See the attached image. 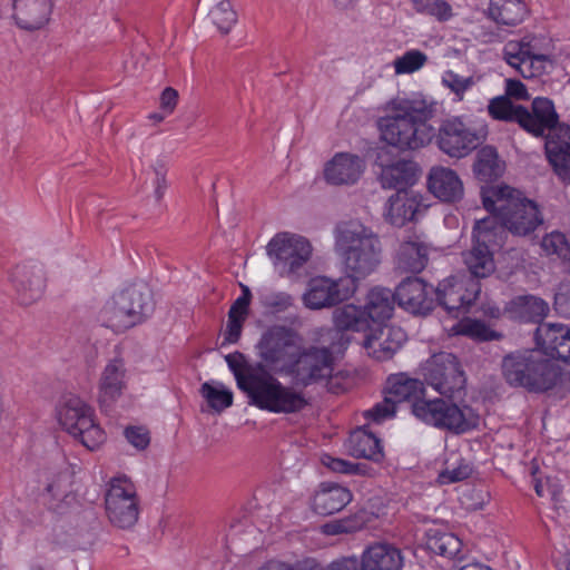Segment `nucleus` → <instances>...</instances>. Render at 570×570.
Segmentation results:
<instances>
[{
	"label": "nucleus",
	"mask_w": 570,
	"mask_h": 570,
	"mask_svg": "<svg viewBox=\"0 0 570 570\" xmlns=\"http://www.w3.org/2000/svg\"><path fill=\"white\" fill-rule=\"evenodd\" d=\"M225 361L250 405L273 413H297L307 406L302 392L284 385L262 363H248L239 352L226 355Z\"/></svg>",
	"instance_id": "obj_2"
},
{
	"label": "nucleus",
	"mask_w": 570,
	"mask_h": 570,
	"mask_svg": "<svg viewBox=\"0 0 570 570\" xmlns=\"http://www.w3.org/2000/svg\"><path fill=\"white\" fill-rule=\"evenodd\" d=\"M335 249L344 265V278H352L354 284L374 273L382 262L380 238L358 223H345L336 228Z\"/></svg>",
	"instance_id": "obj_4"
},
{
	"label": "nucleus",
	"mask_w": 570,
	"mask_h": 570,
	"mask_svg": "<svg viewBox=\"0 0 570 570\" xmlns=\"http://www.w3.org/2000/svg\"><path fill=\"white\" fill-rule=\"evenodd\" d=\"M429 190L440 200L453 203L462 198L463 184L458 174L448 167H432L428 176Z\"/></svg>",
	"instance_id": "obj_25"
},
{
	"label": "nucleus",
	"mask_w": 570,
	"mask_h": 570,
	"mask_svg": "<svg viewBox=\"0 0 570 570\" xmlns=\"http://www.w3.org/2000/svg\"><path fill=\"white\" fill-rule=\"evenodd\" d=\"M505 92H507V96L513 97L515 99H527L528 98L527 88L520 80L508 79Z\"/></svg>",
	"instance_id": "obj_62"
},
{
	"label": "nucleus",
	"mask_w": 570,
	"mask_h": 570,
	"mask_svg": "<svg viewBox=\"0 0 570 570\" xmlns=\"http://www.w3.org/2000/svg\"><path fill=\"white\" fill-rule=\"evenodd\" d=\"M544 148L557 176L570 184V126H560L556 136L546 140Z\"/></svg>",
	"instance_id": "obj_23"
},
{
	"label": "nucleus",
	"mask_w": 570,
	"mask_h": 570,
	"mask_svg": "<svg viewBox=\"0 0 570 570\" xmlns=\"http://www.w3.org/2000/svg\"><path fill=\"white\" fill-rule=\"evenodd\" d=\"M406 341L405 332L393 325H384L368 334L363 346L377 361L391 360Z\"/></svg>",
	"instance_id": "obj_20"
},
{
	"label": "nucleus",
	"mask_w": 570,
	"mask_h": 570,
	"mask_svg": "<svg viewBox=\"0 0 570 570\" xmlns=\"http://www.w3.org/2000/svg\"><path fill=\"white\" fill-rule=\"evenodd\" d=\"M451 331L454 335L468 336L480 342L491 341L499 337V335L485 323L470 318L460 321Z\"/></svg>",
	"instance_id": "obj_44"
},
{
	"label": "nucleus",
	"mask_w": 570,
	"mask_h": 570,
	"mask_svg": "<svg viewBox=\"0 0 570 570\" xmlns=\"http://www.w3.org/2000/svg\"><path fill=\"white\" fill-rule=\"evenodd\" d=\"M435 293L439 304L453 316L460 312H466L468 307L476 299L480 293V284L468 275H455L443 279Z\"/></svg>",
	"instance_id": "obj_14"
},
{
	"label": "nucleus",
	"mask_w": 570,
	"mask_h": 570,
	"mask_svg": "<svg viewBox=\"0 0 570 570\" xmlns=\"http://www.w3.org/2000/svg\"><path fill=\"white\" fill-rule=\"evenodd\" d=\"M347 451L355 458L380 461L383 458L381 441L365 429H356L350 434L346 443Z\"/></svg>",
	"instance_id": "obj_39"
},
{
	"label": "nucleus",
	"mask_w": 570,
	"mask_h": 570,
	"mask_svg": "<svg viewBox=\"0 0 570 570\" xmlns=\"http://www.w3.org/2000/svg\"><path fill=\"white\" fill-rule=\"evenodd\" d=\"M459 570H492L489 566L481 562H470L459 568Z\"/></svg>",
	"instance_id": "obj_64"
},
{
	"label": "nucleus",
	"mask_w": 570,
	"mask_h": 570,
	"mask_svg": "<svg viewBox=\"0 0 570 570\" xmlns=\"http://www.w3.org/2000/svg\"><path fill=\"white\" fill-rule=\"evenodd\" d=\"M238 305L246 304L249 306L252 299V292L248 286L242 285V295L237 298Z\"/></svg>",
	"instance_id": "obj_63"
},
{
	"label": "nucleus",
	"mask_w": 570,
	"mask_h": 570,
	"mask_svg": "<svg viewBox=\"0 0 570 570\" xmlns=\"http://www.w3.org/2000/svg\"><path fill=\"white\" fill-rule=\"evenodd\" d=\"M446 464V468L439 474V481L441 484L463 481L472 473L471 465L464 460H459L456 464L452 465L448 461Z\"/></svg>",
	"instance_id": "obj_52"
},
{
	"label": "nucleus",
	"mask_w": 570,
	"mask_h": 570,
	"mask_svg": "<svg viewBox=\"0 0 570 570\" xmlns=\"http://www.w3.org/2000/svg\"><path fill=\"white\" fill-rule=\"evenodd\" d=\"M519 125L529 134L535 137H554L560 126L559 115L551 99L537 97L532 100L531 107L522 108L519 111Z\"/></svg>",
	"instance_id": "obj_17"
},
{
	"label": "nucleus",
	"mask_w": 570,
	"mask_h": 570,
	"mask_svg": "<svg viewBox=\"0 0 570 570\" xmlns=\"http://www.w3.org/2000/svg\"><path fill=\"white\" fill-rule=\"evenodd\" d=\"M428 547L432 552L442 557L458 560L463 559L461 554L462 542L453 533L434 532L428 539Z\"/></svg>",
	"instance_id": "obj_42"
},
{
	"label": "nucleus",
	"mask_w": 570,
	"mask_h": 570,
	"mask_svg": "<svg viewBox=\"0 0 570 570\" xmlns=\"http://www.w3.org/2000/svg\"><path fill=\"white\" fill-rule=\"evenodd\" d=\"M364 170L363 160L347 153L336 154L324 169V177L332 185H351L356 183Z\"/></svg>",
	"instance_id": "obj_24"
},
{
	"label": "nucleus",
	"mask_w": 570,
	"mask_h": 570,
	"mask_svg": "<svg viewBox=\"0 0 570 570\" xmlns=\"http://www.w3.org/2000/svg\"><path fill=\"white\" fill-rule=\"evenodd\" d=\"M214 6L208 16L212 22L223 33L227 35L237 22V13L229 0H210Z\"/></svg>",
	"instance_id": "obj_43"
},
{
	"label": "nucleus",
	"mask_w": 570,
	"mask_h": 570,
	"mask_svg": "<svg viewBox=\"0 0 570 570\" xmlns=\"http://www.w3.org/2000/svg\"><path fill=\"white\" fill-rule=\"evenodd\" d=\"M484 208L494 219L495 234L501 227L515 236H528L543 223L538 205L509 186H493L483 190Z\"/></svg>",
	"instance_id": "obj_3"
},
{
	"label": "nucleus",
	"mask_w": 570,
	"mask_h": 570,
	"mask_svg": "<svg viewBox=\"0 0 570 570\" xmlns=\"http://www.w3.org/2000/svg\"><path fill=\"white\" fill-rule=\"evenodd\" d=\"M428 62V56L417 49L404 52L393 61L396 75H409L420 70Z\"/></svg>",
	"instance_id": "obj_47"
},
{
	"label": "nucleus",
	"mask_w": 570,
	"mask_h": 570,
	"mask_svg": "<svg viewBox=\"0 0 570 570\" xmlns=\"http://www.w3.org/2000/svg\"><path fill=\"white\" fill-rule=\"evenodd\" d=\"M425 387L422 381L406 373L392 374L387 377L385 392L396 403L425 401L422 396Z\"/></svg>",
	"instance_id": "obj_32"
},
{
	"label": "nucleus",
	"mask_w": 570,
	"mask_h": 570,
	"mask_svg": "<svg viewBox=\"0 0 570 570\" xmlns=\"http://www.w3.org/2000/svg\"><path fill=\"white\" fill-rule=\"evenodd\" d=\"M541 247L547 255H556L561 259H567L570 255V246L566 235L560 232L547 234L541 242Z\"/></svg>",
	"instance_id": "obj_49"
},
{
	"label": "nucleus",
	"mask_w": 570,
	"mask_h": 570,
	"mask_svg": "<svg viewBox=\"0 0 570 570\" xmlns=\"http://www.w3.org/2000/svg\"><path fill=\"white\" fill-rule=\"evenodd\" d=\"M261 299L264 307L275 313L287 311L294 303L293 296L285 292H269Z\"/></svg>",
	"instance_id": "obj_54"
},
{
	"label": "nucleus",
	"mask_w": 570,
	"mask_h": 570,
	"mask_svg": "<svg viewBox=\"0 0 570 570\" xmlns=\"http://www.w3.org/2000/svg\"><path fill=\"white\" fill-rule=\"evenodd\" d=\"M129 373L122 357H112L102 367L98 380V402L111 407L128 389Z\"/></svg>",
	"instance_id": "obj_18"
},
{
	"label": "nucleus",
	"mask_w": 570,
	"mask_h": 570,
	"mask_svg": "<svg viewBox=\"0 0 570 570\" xmlns=\"http://www.w3.org/2000/svg\"><path fill=\"white\" fill-rule=\"evenodd\" d=\"M442 83L455 94L459 101L463 99L464 92L474 85L472 77H462L449 70L442 77Z\"/></svg>",
	"instance_id": "obj_53"
},
{
	"label": "nucleus",
	"mask_w": 570,
	"mask_h": 570,
	"mask_svg": "<svg viewBox=\"0 0 570 570\" xmlns=\"http://www.w3.org/2000/svg\"><path fill=\"white\" fill-rule=\"evenodd\" d=\"M297 338V334L289 327L271 326L256 345L259 363L269 372L285 374L298 348Z\"/></svg>",
	"instance_id": "obj_8"
},
{
	"label": "nucleus",
	"mask_w": 570,
	"mask_h": 570,
	"mask_svg": "<svg viewBox=\"0 0 570 570\" xmlns=\"http://www.w3.org/2000/svg\"><path fill=\"white\" fill-rule=\"evenodd\" d=\"M178 101V92L176 89L171 87H167L164 89V91L160 95V109L166 115H170Z\"/></svg>",
	"instance_id": "obj_60"
},
{
	"label": "nucleus",
	"mask_w": 570,
	"mask_h": 570,
	"mask_svg": "<svg viewBox=\"0 0 570 570\" xmlns=\"http://www.w3.org/2000/svg\"><path fill=\"white\" fill-rule=\"evenodd\" d=\"M322 570H363L362 563L355 557L341 558L332 561Z\"/></svg>",
	"instance_id": "obj_61"
},
{
	"label": "nucleus",
	"mask_w": 570,
	"mask_h": 570,
	"mask_svg": "<svg viewBox=\"0 0 570 570\" xmlns=\"http://www.w3.org/2000/svg\"><path fill=\"white\" fill-rule=\"evenodd\" d=\"M362 528L361 522L356 518H347L335 520L323 525V532L328 535L341 533H352Z\"/></svg>",
	"instance_id": "obj_55"
},
{
	"label": "nucleus",
	"mask_w": 570,
	"mask_h": 570,
	"mask_svg": "<svg viewBox=\"0 0 570 570\" xmlns=\"http://www.w3.org/2000/svg\"><path fill=\"white\" fill-rule=\"evenodd\" d=\"M520 105H513L507 97H497L490 100L488 111L493 119L515 121L519 124Z\"/></svg>",
	"instance_id": "obj_48"
},
{
	"label": "nucleus",
	"mask_w": 570,
	"mask_h": 570,
	"mask_svg": "<svg viewBox=\"0 0 570 570\" xmlns=\"http://www.w3.org/2000/svg\"><path fill=\"white\" fill-rule=\"evenodd\" d=\"M473 244L470 249L462 253L463 263L470 272L473 279L485 278L494 269L493 254L489 244L493 243L497 234L493 218H482L476 220L473 228Z\"/></svg>",
	"instance_id": "obj_12"
},
{
	"label": "nucleus",
	"mask_w": 570,
	"mask_h": 570,
	"mask_svg": "<svg viewBox=\"0 0 570 570\" xmlns=\"http://www.w3.org/2000/svg\"><path fill=\"white\" fill-rule=\"evenodd\" d=\"M554 309L559 315L570 318V285L560 286L554 296Z\"/></svg>",
	"instance_id": "obj_59"
},
{
	"label": "nucleus",
	"mask_w": 570,
	"mask_h": 570,
	"mask_svg": "<svg viewBox=\"0 0 570 570\" xmlns=\"http://www.w3.org/2000/svg\"><path fill=\"white\" fill-rule=\"evenodd\" d=\"M127 441L137 450H145L150 442L149 433L141 426H130L125 430Z\"/></svg>",
	"instance_id": "obj_57"
},
{
	"label": "nucleus",
	"mask_w": 570,
	"mask_h": 570,
	"mask_svg": "<svg viewBox=\"0 0 570 570\" xmlns=\"http://www.w3.org/2000/svg\"><path fill=\"white\" fill-rule=\"evenodd\" d=\"M423 374L426 382L440 394L452 397L465 386V375L455 355L440 352L425 361Z\"/></svg>",
	"instance_id": "obj_11"
},
{
	"label": "nucleus",
	"mask_w": 570,
	"mask_h": 570,
	"mask_svg": "<svg viewBox=\"0 0 570 570\" xmlns=\"http://www.w3.org/2000/svg\"><path fill=\"white\" fill-rule=\"evenodd\" d=\"M357 284L352 278L341 277L336 281L327 277L313 278L306 293L303 295V302L311 309H321L337 305L347 301L356 292Z\"/></svg>",
	"instance_id": "obj_16"
},
{
	"label": "nucleus",
	"mask_w": 570,
	"mask_h": 570,
	"mask_svg": "<svg viewBox=\"0 0 570 570\" xmlns=\"http://www.w3.org/2000/svg\"><path fill=\"white\" fill-rule=\"evenodd\" d=\"M266 252L281 277L297 278L311 258L312 246L303 236L278 233L268 242Z\"/></svg>",
	"instance_id": "obj_6"
},
{
	"label": "nucleus",
	"mask_w": 570,
	"mask_h": 570,
	"mask_svg": "<svg viewBox=\"0 0 570 570\" xmlns=\"http://www.w3.org/2000/svg\"><path fill=\"white\" fill-rule=\"evenodd\" d=\"M396 402L387 395L383 401L376 403L372 409L364 412V416L371 420L373 423L381 424L386 420H390L396 414Z\"/></svg>",
	"instance_id": "obj_50"
},
{
	"label": "nucleus",
	"mask_w": 570,
	"mask_h": 570,
	"mask_svg": "<svg viewBox=\"0 0 570 570\" xmlns=\"http://www.w3.org/2000/svg\"><path fill=\"white\" fill-rule=\"evenodd\" d=\"M504 312L510 318L521 323L543 324L549 315V304L535 295H520L507 303Z\"/></svg>",
	"instance_id": "obj_26"
},
{
	"label": "nucleus",
	"mask_w": 570,
	"mask_h": 570,
	"mask_svg": "<svg viewBox=\"0 0 570 570\" xmlns=\"http://www.w3.org/2000/svg\"><path fill=\"white\" fill-rule=\"evenodd\" d=\"M72 475L68 468L51 472L42 492L45 504L53 511H60L63 502L71 497Z\"/></svg>",
	"instance_id": "obj_31"
},
{
	"label": "nucleus",
	"mask_w": 570,
	"mask_h": 570,
	"mask_svg": "<svg viewBox=\"0 0 570 570\" xmlns=\"http://www.w3.org/2000/svg\"><path fill=\"white\" fill-rule=\"evenodd\" d=\"M523 0H490L489 18L501 26L514 27L523 22L528 16Z\"/></svg>",
	"instance_id": "obj_36"
},
{
	"label": "nucleus",
	"mask_w": 570,
	"mask_h": 570,
	"mask_svg": "<svg viewBox=\"0 0 570 570\" xmlns=\"http://www.w3.org/2000/svg\"><path fill=\"white\" fill-rule=\"evenodd\" d=\"M105 508L109 522L119 529H131L139 518V499L134 482L126 475L115 476L105 494Z\"/></svg>",
	"instance_id": "obj_9"
},
{
	"label": "nucleus",
	"mask_w": 570,
	"mask_h": 570,
	"mask_svg": "<svg viewBox=\"0 0 570 570\" xmlns=\"http://www.w3.org/2000/svg\"><path fill=\"white\" fill-rule=\"evenodd\" d=\"M570 335V328L559 323L540 324L535 331V342L544 354L556 356L560 343Z\"/></svg>",
	"instance_id": "obj_40"
},
{
	"label": "nucleus",
	"mask_w": 570,
	"mask_h": 570,
	"mask_svg": "<svg viewBox=\"0 0 570 570\" xmlns=\"http://www.w3.org/2000/svg\"><path fill=\"white\" fill-rule=\"evenodd\" d=\"M474 173L483 181H491L501 176L503 164L499 159L495 148L484 146L478 151Z\"/></svg>",
	"instance_id": "obj_41"
},
{
	"label": "nucleus",
	"mask_w": 570,
	"mask_h": 570,
	"mask_svg": "<svg viewBox=\"0 0 570 570\" xmlns=\"http://www.w3.org/2000/svg\"><path fill=\"white\" fill-rule=\"evenodd\" d=\"M433 288L421 278H406L395 289L400 307L412 313L425 315L434 305Z\"/></svg>",
	"instance_id": "obj_19"
},
{
	"label": "nucleus",
	"mask_w": 570,
	"mask_h": 570,
	"mask_svg": "<svg viewBox=\"0 0 570 570\" xmlns=\"http://www.w3.org/2000/svg\"><path fill=\"white\" fill-rule=\"evenodd\" d=\"M52 6V0H14L12 17L21 29L39 30L48 23Z\"/></svg>",
	"instance_id": "obj_22"
},
{
	"label": "nucleus",
	"mask_w": 570,
	"mask_h": 570,
	"mask_svg": "<svg viewBox=\"0 0 570 570\" xmlns=\"http://www.w3.org/2000/svg\"><path fill=\"white\" fill-rule=\"evenodd\" d=\"M202 396L216 412H222L233 404V392L223 384L204 383L200 387Z\"/></svg>",
	"instance_id": "obj_45"
},
{
	"label": "nucleus",
	"mask_w": 570,
	"mask_h": 570,
	"mask_svg": "<svg viewBox=\"0 0 570 570\" xmlns=\"http://www.w3.org/2000/svg\"><path fill=\"white\" fill-rule=\"evenodd\" d=\"M421 206V197L413 191L397 190L385 205L384 217L394 226L402 227L412 220Z\"/></svg>",
	"instance_id": "obj_29"
},
{
	"label": "nucleus",
	"mask_w": 570,
	"mask_h": 570,
	"mask_svg": "<svg viewBox=\"0 0 570 570\" xmlns=\"http://www.w3.org/2000/svg\"><path fill=\"white\" fill-rule=\"evenodd\" d=\"M502 374L509 385L535 393L552 389L559 377L554 364L539 350L515 351L505 355Z\"/></svg>",
	"instance_id": "obj_5"
},
{
	"label": "nucleus",
	"mask_w": 570,
	"mask_h": 570,
	"mask_svg": "<svg viewBox=\"0 0 570 570\" xmlns=\"http://www.w3.org/2000/svg\"><path fill=\"white\" fill-rule=\"evenodd\" d=\"M436 101L422 92L399 95L384 104L376 121L382 141L400 151H415L431 144L436 136L439 148L450 157L462 158L474 150L487 131L465 125L460 117L443 120L438 134L430 121Z\"/></svg>",
	"instance_id": "obj_1"
},
{
	"label": "nucleus",
	"mask_w": 570,
	"mask_h": 570,
	"mask_svg": "<svg viewBox=\"0 0 570 570\" xmlns=\"http://www.w3.org/2000/svg\"><path fill=\"white\" fill-rule=\"evenodd\" d=\"M352 501L351 491L336 483H322L314 494L313 509L321 515L340 512Z\"/></svg>",
	"instance_id": "obj_30"
},
{
	"label": "nucleus",
	"mask_w": 570,
	"mask_h": 570,
	"mask_svg": "<svg viewBox=\"0 0 570 570\" xmlns=\"http://www.w3.org/2000/svg\"><path fill=\"white\" fill-rule=\"evenodd\" d=\"M363 307L354 304H346L333 312L335 330H331L332 338L343 340V331L361 332L370 327Z\"/></svg>",
	"instance_id": "obj_34"
},
{
	"label": "nucleus",
	"mask_w": 570,
	"mask_h": 570,
	"mask_svg": "<svg viewBox=\"0 0 570 570\" xmlns=\"http://www.w3.org/2000/svg\"><path fill=\"white\" fill-rule=\"evenodd\" d=\"M11 281L22 304L38 301L46 287L43 269L38 265H19L14 268Z\"/></svg>",
	"instance_id": "obj_21"
},
{
	"label": "nucleus",
	"mask_w": 570,
	"mask_h": 570,
	"mask_svg": "<svg viewBox=\"0 0 570 570\" xmlns=\"http://www.w3.org/2000/svg\"><path fill=\"white\" fill-rule=\"evenodd\" d=\"M334 371L333 348L326 346L299 347L285 375L297 386L307 387L331 377Z\"/></svg>",
	"instance_id": "obj_10"
},
{
	"label": "nucleus",
	"mask_w": 570,
	"mask_h": 570,
	"mask_svg": "<svg viewBox=\"0 0 570 570\" xmlns=\"http://www.w3.org/2000/svg\"><path fill=\"white\" fill-rule=\"evenodd\" d=\"M428 262L429 248L423 242L415 238L401 243L396 255V266L400 271L420 273Z\"/></svg>",
	"instance_id": "obj_35"
},
{
	"label": "nucleus",
	"mask_w": 570,
	"mask_h": 570,
	"mask_svg": "<svg viewBox=\"0 0 570 570\" xmlns=\"http://www.w3.org/2000/svg\"><path fill=\"white\" fill-rule=\"evenodd\" d=\"M363 570H402V551L390 543H374L367 547L361 557Z\"/></svg>",
	"instance_id": "obj_28"
},
{
	"label": "nucleus",
	"mask_w": 570,
	"mask_h": 570,
	"mask_svg": "<svg viewBox=\"0 0 570 570\" xmlns=\"http://www.w3.org/2000/svg\"><path fill=\"white\" fill-rule=\"evenodd\" d=\"M153 170L155 173V191H154V194H155L156 199L159 202L164 197L165 190L167 188V180H166L167 168L163 161L157 160L153 165Z\"/></svg>",
	"instance_id": "obj_58"
},
{
	"label": "nucleus",
	"mask_w": 570,
	"mask_h": 570,
	"mask_svg": "<svg viewBox=\"0 0 570 570\" xmlns=\"http://www.w3.org/2000/svg\"><path fill=\"white\" fill-rule=\"evenodd\" d=\"M417 179V167L410 160H400L382 169L380 181L383 188L405 190Z\"/></svg>",
	"instance_id": "obj_38"
},
{
	"label": "nucleus",
	"mask_w": 570,
	"mask_h": 570,
	"mask_svg": "<svg viewBox=\"0 0 570 570\" xmlns=\"http://www.w3.org/2000/svg\"><path fill=\"white\" fill-rule=\"evenodd\" d=\"M417 12L428 13L440 20H448L451 17V7L444 0H412Z\"/></svg>",
	"instance_id": "obj_51"
},
{
	"label": "nucleus",
	"mask_w": 570,
	"mask_h": 570,
	"mask_svg": "<svg viewBox=\"0 0 570 570\" xmlns=\"http://www.w3.org/2000/svg\"><path fill=\"white\" fill-rule=\"evenodd\" d=\"M322 463L333 472L344 474H355L357 473L358 469L357 464H354L343 459L334 458L330 454H324L322 456Z\"/></svg>",
	"instance_id": "obj_56"
},
{
	"label": "nucleus",
	"mask_w": 570,
	"mask_h": 570,
	"mask_svg": "<svg viewBox=\"0 0 570 570\" xmlns=\"http://www.w3.org/2000/svg\"><path fill=\"white\" fill-rule=\"evenodd\" d=\"M118 293L136 325L145 322L154 313L153 292L147 284H131Z\"/></svg>",
	"instance_id": "obj_27"
},
{
	"label": "nucleus",
	"mask_w": 570,
	"mask_h": 570,
	"mask_svg": "<svg viewBox=\"0 0 570 570\" xmlns=\"http://www.w3.org/2000/svg\"><path fill=\"white\" fill-rule=\"evenodd\" d=\"M411 407L417 419L436 428L462 433L472 426L464 411L442 399L417 401Z\"/></svg>",
	"instance_id": "obj_13"
},
{
	"label": "nucleus",
	"mask_w": 570,
	"mask_h": 570,
	"mask_svg": "<svg viewBox=\"0 0 570 570\" xmlns=\"http://www.w3.org/2000/svg\"><path fill=\"white\" fill-rule=\"evenodd\" d=\"M101 325L114 332H124L136 326L130 313L125 307L119 293L114 294L101 307L98 314Z\"/></svg>",
	"instance_id": "obj_37"
},
{
	"label": "nucleus",
	"mask_w": 570,
	"mask_h": 570,
	"mask_svg": "<svg viewBox=\"0 0 570 570\" xmlns=\"http://www.w3.org/2000/svg\"><path fill=\"white\" fill-rule=\"evenodd\" d=\"M249 306L246 304L238 305V299H236L228 312V322L226 328L225 340L228 343H236L242 334L243 324L248 315Z\"/></svg>",
	"instance_id": "obj_46"
},
{
	"label": "nucleus",
	"mask_w": 570,
	"mask_h": 570,
	"mask_svg": "<svg viewBox=\"0 0 570 570\" xmlns=\"http://www.w3.org/2000/svg\"><path fill=\"white\" fill-rule=\"evenodd\" d=\"M58 420L73 438L79 439L88 450H96L105 442L106 435L95 423L94 410L78 396H69L61 405Z\"/></svg>",
	"instance_id": "obj_7"
},
{
	"label": "nucleus",
	"mask_w": 570,
	"mask_h": 570,
	"mask_svg": "<svg viewBox=\"0 0 570 570\" xmlns=\"http://www.w3.org/2000/svg\"><path fill=\"white\" fill-rule=\"evenodd\" d=\"M395 302V293H392L391 289L381 286L371 288L363 306L368 323L371 321L379 323L391 318Z\"/></svg>",
	"instance_id": "obj_33"
},
{
	"label": "nucleus",
	"mask_w": 570,
	"mask_h": 570,
	"mask_svg": "<svg viewBox=\"0 0 570 570\" xmlns=\"http://www.w3.org/2000/svg\"><path fill=\"white\" fill-rule=\"evenodd\" d=\"M534 37H524L520 41H509L503 48V58L523 78H534L547 71L551 63L549 57L538 51Z\"/></svg>",
	"instance_id": "obj_15"
}]
</instances>
